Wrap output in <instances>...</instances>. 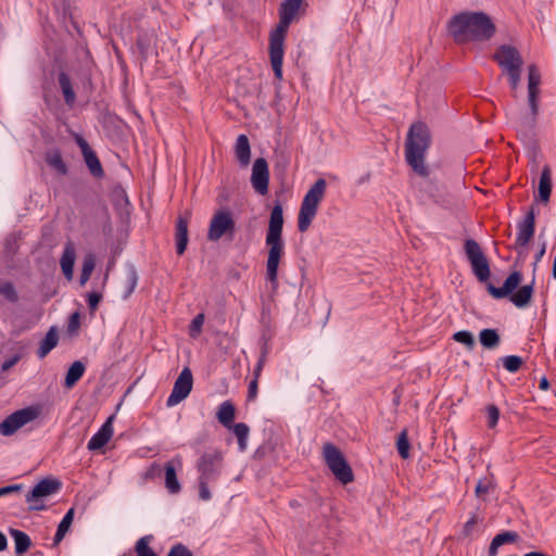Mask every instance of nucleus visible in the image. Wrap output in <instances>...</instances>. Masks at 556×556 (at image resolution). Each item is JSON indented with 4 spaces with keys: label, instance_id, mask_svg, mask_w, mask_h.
Masks as SVG:
<instances>
[{
    "label": "nucleus",
    "instance_id": "f257e3e1",
    "mask_svg": "<svg viewBox=\"0 0 556 556\" xmlns=\"http://www.w3.org/2000/svg\"><path fill=\"white\" fill-rule=\"evenodd\" d=\"M304 0H282L278 10L279 22L269 35V59L276 79H282L283 46L291 23L305 12Z\"/></svg>",
    "mask_w": 556,
    "mask_h": 556
},
{
    "label": "nucleus",
    "instance_id": "f03ea898",
    "mask_svg": "<svg viewBox=\"0 0 556 556\" xmlns=\"http://www.w3.org/2000/svg\"><path fill=\"white\" fill-rule=\"evenodd\" d=\"M448 33L458 43L488 41L496 33V26L484 12H462L448 22Z\"/></svg>",
    "mask_w": 556,
    "mask_h": 556
},
{
    "label": "nucleus",
    "instance_id": "7ed1b4c3",
    "mask_svg": "<svg viewBox=\"0 0 556 556\" xmlns=\"http://www.w3.org/2000/svg\"><path fill=\"white\" fill-rule=\"evenodd\" d=\"M283 208L280 202H277L271 208L268 229L266 232V245L268 256L266 263V278L271 283L273 290L278 288V268L280 258L283 255Z\"/></svg>",
    "mask_w": 556,
    "mask_h": 556
},
{
    "label": "nucleus",
    "instance_id": "20e7f679",
    "mask_svg": "<svg viewBox=\"0 0 556 556\" xmlns=\"http://www.w3.org/2000/svg\"><path fill=\"white\" fill-rule=\"evenodd\" d=\"M431 143V135L428 126L422 122L414 123L407 132L405 142V159L412 169L419 176L429 175L425 165V154Z\"/></svg>",
    "mask_w": 556,
    "mask_h": 556
},
{
    "label": "nucleus",
    "instance_id": "39448f33",
    "mask_svg": "<svg viewBox=\"0 0 556 556\" xmlns=\"http://www.w3.org/2000/svg\"><path fill=\"white\" fill-rule=\"evenodd\" d=\"M522 280V274L520 271H513L504 281L503 286L497 288L492 283H488V292L495 299H503L507 295L513 304L519 308L526 307L530 304L533 291L534 280L531 283L525 285L518 289L517 292L513 293L514 290L520 285Z\"/></svg>",
    "mask_w": 556,
    "mask_h": 556
},
{
    "label": "nucleus",
    "instance_id": "423d86ee",
    "mask_svg": "<svg viewBox=\"0 0 556 556\" xmlns=\"http://www.w3.org/2000/svg\"><path fill=\"white\" fill-rule=\"evenodd\" d=\"M326 187V180L319 178L305 194L298 216V229L300 232H305L309 228L317 214L318 205L324 199Z\"/></svg>",
    "mask_w": 556,
    "mask_h": 556
},
{
    "label": "nucleus",
    "instance_id": "0eeeda50",
    "mask_svg": "<svg viewBox=\"0 0 556 556\" xmlns=\"http://www.w3.org/2000/svg\"><path fill=\"white\" fill-rule=\"evenodd\" d=\"M236 233V222L228 208L217 210L210 222L206 238L211 242H217L222 238L232 240Z\"/></svg>",
    "mask_w": 556,
    "mask_h": 556
},
{
    "label": "nucleus",
    "instance_id": "6e6552de",
    "mask_svg": "<svg viewBox=\"0 0 556 556\" xmlns=\"http://www.w3.org/2000/svg\"><path fill=\"white\" fill-rule=\"evenodd\" d=\"M323 452L326 464L334 477L343 484L351 483L354 475L342 452L332 443H326Z\"/></svg>",
    "mask_w": 556,
    "mask_h": 556
},
{
    "label": "nucleus",
    "instance_id": "1a4fd4ad",
    "mask_svg": "<svg viewBox=\"0 0 556 556\" xmlns=\"http://www.w3.org/2000/svg\"><path fill=\"white\" fill-rule=\"evenodd\" d=\"M62 488L60 480L55 478H45L40 480L26 495L25 501L28 504L29 511H40L47 509L45 498L59 492Z\"/></svg>",
    "mask_w": 556,
    "mask_h": 556
},
{
    "label": "nucleus",
    "instance_id": "9d476101",
    "mask_svg": "<svg viewBox=\"0 0 556 556\" xmlns=\"http://www.w3.org/2000/svg\"><path fill=\"white\" fill-rule=\"evenodd\" d=\"M224 463L223 452L217 448H210L205 451L197 462V469L200 480L213 481L215 480Z\"/></svg>",
    "mask_w": 556,
    "mask_h": 556
},
{
    "label": "nucleus",
    "instance_id": "9b49d317",
    "mask_svg": "<svg viewBox=\"0 0 556 556\" xmlns=\"http://www.w3.org/2000/svg\"><path fill=\"white\" fill-rule=\"evenodd\" d=\"M465 253L471 264L472 271L479 281L485 282L490 278V265L479 243L473 239L465 241Z\"/></svg>",
    "mask_w": 556,
    "mask_h": 556
},
{
    "label": "nucleus",
    "instance_id": "f8f14e48",
    "mask_svg": "<svg viewBox=\"0 0 556 556\" xmlns=\"http://www.w3.org/2000/svg\"><path fill=\"white\" fill-rule=\"evenodd\" d=\"M38 414L39 412L35 407H26L12 413L0 424V433L5 437L14 434L23 426L36 419Z\"/></svg>",
    "mask_w": 556,
    "mask_h": 556
},
{
    "label": "nucleus",
    "instance_id": "ddd939ff",
    "mask_svg": "<svg viewBox=\"0 0 556 556\" xmlns=\"http://www.w3.org/2000/svg\"><path fill=\"white\" fill-rule=\"evenodd\" d=\"M493 60L507 73L521 70L523 60L517 48L509 45H502L493 55Z\"/></svg>",
    "mask_w": 556,
    "mask_h": 556
},
{
    "label": "nucleus",
    "instance_id": "4468645a",
    "mask_svg": "<svg viewBox=\"0 0 556 556\" xmlns=\"http://www.w3.org/2000/svg\"><path fill=\"white\" fill-rule=\"evenodd\" d=\"M192 386V372L188 367H185L174 383V388L166 401V405L172 407L184 401L190 394Z\"/></svg>",
    "mask_w": 556,
    "mask_h": 556
},
{
    "label": "nucleus",
    "instance_id": "2eb2a0df",
    "mask_svg": "<svg viewBox=\"0 0 556 556\" xmlns=\"http://www.w3.org/2000/svg\"><path fill=\"white\" fill-rule=\"evenodd\" d=\"M269 169L267 161L258 157L254 161L251 175V184L254 190L261 195L268 192Z\"/></svg>",
    "mask_w": 556,
    "mask_h": 556
},
{
    "label": "nucleus",
    "instance_id": "dca6fc26",
    "mask_svg": "<svg viewBox=\"0 0 556 556\" xmlns=\"http://www.w3.org/2000/svg\"><path fill=\"white\" fill-rule=\"evenodd\" d=\"M541 84V75L538 67L534 64L529 65L528 67V101L532 114V121L534 122L535 116L539 112V94H540V86Z\"/></svg>",
    "mask_w": 556,
    "mask_h": 556
},
{
    "label": "nucleus",
    "instance_id": "f3484780",
    "mask_svg": "<svg viewBox=\"0 0 556 556\" xmlns=\"http://www.w3.org/2000/svg\"><path fill=\"white\" fill-rule=\"evenodd\" d=\"M518 233L516 238V245L525 247L534 236L535 231V213L532 206L521 222L518 223Z\"/></svg>",
    "mask_w": 556,
    "mask_h": 556
},
{
    "label": "nucleus",
    "instance_id": "a211bd4d",
    "mask_svg": "<svg viewBox=\"0 0 556 556\" xmlns=\"http://www.w3.org/2000/svg\"><path fill=\"white\" fill-rule=\"evenodd\" d=\"M115 416L111 415L102 425L97 433H94L88 442L89 451H97L102 448L113 435V420Z\"/></svg>",
    "mask_w": 556,
    "mask_h": 556
},
{
    "label": "nucleus",
    "instance_id": "6ab92c4d",
    "mask_svg": "<svg viewBox=\"0 0 556 556\" xmlns=\"http://www.w3.org/2000/svg\"><path fill=\"white\" fill-rule=\"evenodd\" d=\"M235 155L241 167H248L251 162V144L247 135H239L235 144Z\"/></svg>",
    "mask_w": 556,
    "mask_h": 556
},
{
    "label": "nucleus",
    "instance_id": "aec40b11",
    "mask_svg": "<svg viewBox=\"0 0 556 556\" xmlns=\"http://www.w3.org/2000/svg\"><path fill=\"white\" fill-rule=\"evenodd\" d=\"M552 169L548 165H544L539 181V199L543 203H547L552 193Z\"/></svg>",
    "mask_w": 556,
    "mask_h": 556
},
{
    "label": "nucleus",
    "instance_id": "412c9836",
    "mask_svg": "<svg viewBox=\"0 0 556 556\" xmlns=\"http://www.w3.org/2000/svg\"><path fill=\"white\" fill-rule=\"evenodd\" d=\"M45 162L60 176H66L68 174V167L63 160L62 152L59 149L47 151L45 154Z\"/></svg>",
    "mask_w": 556,
    "mask_h": 556
},
{
    "label": "nucleus",
    "instance_id": "4be33fe9",
    "mask_svg": "<svg viewBox=\"0 0 556 556\" xmlns=\"http://www.w3.org/2000/svg\"><path fill=\"white\" fill-rule=\"evenodd\" d=\"M188 244V217L179 216L176 223V251L182 255Z\"/></svg>",
    "mask_w": 556,
    "mask_h": 556
},
{
    "label": "nucleus",
    "instance_id": "5701e85b",
    "mask_svg": "<svg viewBox=\"0 0 556 556\" xmlns=\"http://www.w3.org/2000/svg\"><path fill=\"white\" fill-rule=\"evenodd\" d=\"M217 420L226 428L232 427L233 419L236 417L235 405L230 401L223 402L216 413Z\"/></svg>",
    "mask_w": 556,
    "mask_h": 556
},
{
    "label": "nucleus",
    "instance_id": "b1692460",
    "mask_svg": "<svg viewBox=\"0 0 556 556\" xmlns=\"http://www.w3.org/2000/svg\"><path fill=\"white\" fill-rule=\"evenodd\" d=\"M58 342L59 336L56 329L51 327L46 333V337L40 342L39 349L37 350V356L39 358L46 357L50 351H52L58 345Z\"/></svg>",
    "mask_w": 556,
    "mask_h": 556
},
{
    "label": "nucleus",
    "instance_id": "393cba45",
    "mask_svg": "<svg viewBox=\"0 0 556 556\" xmlns=\"http://www.w3.org/2000/svg\"><path fill=\"white\" fill-rule=\"evenodd\" d=\"M75 249L72 244H67L63 251L62 257H61V268L64 274V276L71 280L73 278V268L75 263Z\"/></svg>",
    "mask_w": 556,
    "mask_h": 556
},
{
    "label": "nucleus",
    "instance_id": "a878e982",
    "mask_svg": "<svg viewBox=\"0 0 556 556\" xmlns=\"http://www.w3.org/2000/svg\"><path fill=\"white\" fill-rule=\"evenodd\" d=\"M85 365L80 361H75L68 368L65 380H64V387L66 389H72L78 380L83 377L85 372Z\"/></svg>",
    "mask_w": 556,
    "mask_h": 556
},
{
    "label": "nucleus",
    "instance_id": "bb28decb",
    "mask_svg": "<svg viewBox=\"0 0 556 556\" xmlns=\"http://www.w3.org/2000/svg\"><path fill=\"white\" fill-rule=\"evenodd\" d=\"M59 84L64 96L65 103L72 106L76 101V93L73 89L71 78L65 72L59 74Z\"/></svg>",
    "mask_w": 556,
    "mask_h": 556
},
{
    "label": "nucleus",
    "instance_id": "cd10ccee",
    "mask_svg": "<svg viewBox=\"0 0 556 556\" xmlns=\"http://www.w3.org/2000/svg\"><path fill=\"white\" fill-rule=\"evenodd\" d=\"M83 156L91 175L96 178H102L104 176V170L96 152L91 149L83 153Z\"/></svg>",
    "mask_w": 556,
    "mask_h": 556
},
{
    "label": "nucleus",
    "instance_id": "c85d7f7f",
    "mask_svg": "<svg viewBox=\"0 0 556 556\" xmlns=\"http://www.w3.org/2000/svg\"><path fill=\"white\" fill-rule=\"evenodd\" d=\"M10 533L14 539L15 553L17 555H23L24 553H26L31 545V540L29 535L17 529H11Z\"/></svg>",
    "mask_w": 556,
    "mask_h": 556
},
{
    "label": "nucleus",
    "instance_id": "c756f323",
    "mask_svg": "<svg viewBox=\"0 0 556 556\" xmlns=\"http://www.w3.org/2000/svg\"><path fill=\"white\" fill-rule=\"evenodd\" d=\"M165 486L173 494L178 493L181 489L177 478L176 468L172 462H167L165 464Z\"/></svg>",
    "mask_w": 556,
    "mask_h": 556
},
{
    "label": "nucleus",
    "instance_id": "7c9ffc66",
    "mask_svg": "<svg viewBox=\"0 0 556 556\" xmlns=\"http://www.w3.org/2000/svg\"><path fill=\"white\" fill-rule=\"evenodd\" d=\"M479 341L484 349L492 350L498 346L501 337L496 329H483L479 333Z\"/></svg>",
    "mask_w": 556,
    "mask_h": 556
},
{
    "label": "nucleus",
    "instance_id": "2f4dec72",
    "mask_svg": "<svg viewBox=\"0 0 556 556\" xmlns=\"http://www.w3.org/2000/svg\"><path fill=\"white\" fill-rule=\"evenodd\" d=\"M138 282L137 271L131 268L128 270L122 282V296L127 299L135 291Z\"/></svg>",
    "mask_w": 556,
    "mask_h": 556
},
{
    "label": "nucleus",
    "instance_id": "473e14b6",
    "mask_svg": "<svg viewBox=\"0 0 556 556\" xmlns=\"http://www.w3.org/2000/svg\"><path fill=\"white\" fill-rule=\"evenodd\" d=\"M94 266H96L94 255L92 253L87 254L83 261V267H81V273H80V277H79L80 286H85L87 283V281L90 279V276L94 269Z\"/></svg>",
    "mask_w": 556,
    "mask_h": 556
},
{
    "label": "nucleus",
    "instance_id": "72a5a7b5",
    "mask_svg": "<svg viewBox=\"0 0 556 556\" xmlns=\"http://www.w3.org/2000/svg\"><path fill=\"white\" fill-rule=\"evenodd\" d=\"M233 429V432L238 439V444H239V447L240 450H245L247 447V439H248V435H249V427L243 424V422H239V424H236V425H232L231 427Z\"/></svg>",
    "mask_w": 556,
    "mask_h": 556
},
{
    "label": "nucleus",
    "instance_id": "f704fd0d",
    "mask_svg": "<svg viewBox=\"0 0 556 556\" xmlns=\"http://www.w3.org/2000/svg\"><path fill=\"white\" fill-rule=\"evenodd\" d=\"M0 295L11 303H16L18 301L17 292L11 281L0 282Z\"/></svg>",
    "mask_w": 556,
    "mask_h": 556
},
{
    "label": "nucleus",
    "instance_id": "c9c22d12",
    "mask_svg": "<svg viewBox=\"0 0 556 556\" xmlns=\"http://www.w3.org/2000/svg\"><path fill=\"white\" fill-rule=\"evenodd\" d=\"M453 339L456 342L464 344L470 351L473 350V348L476 345L475 338H473L472 333L467 330H460V331L455 332L453 334Z\"/></svg>",
    "mask_w": 556,
    "mask_h": 556
},
{
    "label": "nucleus",
    "instance_id": "e433bc0d",
    "mask_svg": "<svg viewBox=\"0 0 556 556\" xmlns=\"http://www.w3.org/2000/svg\"><path fill=\"white\" fill-rule=\"evenodd\" d=\"M396 446H397L400 456L403 459H407L409 457V442H408L407 430L404 429L400 433L397 441H396Z\"/></svg>",
    "mask_w": 556,
    "mask_h": 556
},
{
    "label": "nucleus",
    "instance_id": "4c0bfd02",
    "mask_svg": "<svg viewBox=\"0 0 556 556\" xmlns=\"http://www.w3.org/2000/svg\"><path fill=\"white\" fill-rule=\"evenodd\" d=\"M502 362H503L504 368L509 372L518 371L523 364L522 358L517 355L505 356L502 358Z\"/></svg>",
    "mask_w": 556,
    "mask_h": 556
},
{
    "label": "nucleus",
    "instance_id": "58836bf2",
    "mask_svg": "<svg viewBox=\"0 0 556 556\" xmlns=\"http://www.w3.org/2000/svg\"><path fill=\"white\" fill-rule=\"evenodd\" d=\"M493 540L502 546L503 544H513L519 540V534L515 531H504L496 534Z\"/></svg>",
    "mask_w": 556,
    "mask_h": 556
},
{
    "label": "nucleus",
    "instance_id": "ea45409f",
    "mask_svg": "<svg viewBox=\"0 0 556 556\" xmlns=\"http://www.w3.org/2000/svg\"><path fill=\"white\" fill-rule=\"evenodd\" d=\"M485 410L488 416V427L493 429L497 425L500 418V409L495 404H489Z\"/></svg>",
    "mask_w": 556,
    "mask_h": 556
},
{
    "label": "nucleus",
    "instance_id": "a19ab883",
    "mask_svg": "<svg viewBox=\"0 0 556 556\" xmlns=\"http://www.w3.org/2000/svg\"><path fill=\"white\" fill-rule=\"evenodd\" d=\"M203 323H204V314L200 313L191 321V325L189 328L190 337L197 338L201 333Z\"/></svg>",
    "mask_w": 556,
    "mask_h": 556
},
{
    "label": "nucleus",
    "instance_id": "79ce46f5",
    "mask_svg": "<svg viewBox=\"0 0 556 556\" xmlns=\"http://www.w3.org/2000/svg\"><path fill=\"white\" fill-rule=\"evenodd\" d=\"M71 526H72V523L68 522L67 519H62L61 520V522L58 526V530H56V533L54 535V539H53V544L54 545H58L64 539V536L68 532Z\"/></svg>",
    "mask_w": 556,
    "mask_h": 556
},
{
    "label": "nucleus",
    "instance_id": "37998d69",
    "mask_svg": "<svg viewBox=\"0 0 556 556\" xmlns=\"http://www.w3.org/2000/svg\"><path fill=\"white\" fill-rule=\"evenodd\" d=\"M136 552L138 556H157L155 552L149 547L147 538H141L136 543Z\"/></svg>",
    "mask_w": 556,
    "mask_h": 556
},
{
    "label": "nucleus",
    "instance_id": "c03bdc74",
    "mask_svg": "<svg viewBox=\"0 0 556 556\" xmlns=\"http://www.w3.org/2000/svg\"><path fill=\"white\" fill-rule=\"evenodd\" d=\"M478 522H479V518H478V516L476 514H473L469 518V520L464 525L463 530H462V535L464 538L471 536V534L473 533L475 528L478 525Z\"/></svg>",
    "mask_w": 556,
    "mask_h": 556
},
{
    "label": "nucleus",
    "instance_id": "a18cd8bd",
    "mask_svg": "<svg viewBox=\"0 0 556 556\" xmlns=\"http://www.w3.org/2000/svg\"><path fill=\"white\" fill-rule=\"evenodd\" d=\"M167 556H193L191 551L181 543L174 545Z\"/></svg>",
    "mask_w": 556,
    "mask_h": 556
},
{
    "label": "nucleus",
    "instance_id": "49530a36",
    "mask_svg": "<svg viewBox=\"0 0 556 556\" xmlns=\"http://www.w3.org/2000/svg\"><path fill=\"white\" fill-rule=\"evenodd\" d=\"M80 327V315L78 312H75L71 315L67 326V331L70 333H76Z\"/></svg>",
    "mask_w": 556,
    "mask_h": 556
},
{
    "label": "nucleus",
    "instance_id": "de8ad7c7",
    "mask_svg": "<svg viewBox=\"0 0 556 556\" xmlns=\"http://www.w3.org/2000/svg\"><path fill=\"white\" fill-rule=\"evenodd\" d=\"M102 300V294L98 292H91L88 294V306L91 313L96 312L100 301Z\"/></svg>",
    "mask_w": 556,
    "mask_h": 556
},
{
    "label": "nucleus",
    "instance_id": "09e8293b",
    "mask_svg": "<svg viewBox=\"0 0 556 556\" xmlns=\"http://www.w3.org/2000/svg\"><path fill=\"white\" fill-rule=\"evenodd\" d=\"M210 482L211 481L200 480L199 479V496L203 501H207V500L211 498V492H210V489H208V483Z\"/></svg>",
    "mask_w": 556,
    "mask_h": 556
},
{
    "label": "nucleus",
    "instance_id": "8fccbe9b",
    "mask_svg": "<svg viewBox=\"0 0 556 556\" xmlns=\"http://www.w3.org/2000/svg\"><path fill=\"white\" fill-rule=\"evenodd\" d=\"M266 355H267V351L266 349H263L261 355H260V358H258V362L254 368V371H253V375H254V378L253 379H256L258 380L260 376H261V372L263 370V367L265 365V362H266Z\"/></svg>",
    "mask_w": 556,
    "mask_h": 556
},
{
    "label": "nucleus",
    "instance_id": "3c124183",
    "mask_svg": "<svg viewBox=\"0 0 556 556\" xmlns=\"http://www.w3.org/2000/svg\"><path fill=\"white\" fill-rule=\"evenodd\" d=\"M258 392V380L252 379L248 389V400L253 401L256 399Z\"/></svg>",
    "mask_w": 556,
    "mask_h": 556
},
{
    "label": "nucleus",
    "instance_id": "603ef678",
    "mask_svg": "<svg viewBox=\"0 0 556 556\" xmlns=\"http://www.w3.org/2000/svg\"><path fill=\"white\" fill-rule=\"evenodd\" d=\"M507 74L509 76V83L511 88L516 90L520 81L521 70H517L515 72H507Z\"/></svg>",
    "mask_w": 556,
    "mask_h": 556
},
{
    "label": "nucleus",
    "instance_id": "864d4df0",
    "mask_svg": "<svg viewBox=\"0 0 556 556\" xmlns=\"http://www.w3.org/2000/svg\"><path fill=\"white\" fill-rule=\"evenodd\" d=\"M20 361V355H14L10 359H7L2 365L1 369L2 371L9 370L11 367H13L17 362Z\"/></svg>",
    "mask_w": 556,
    "mask_h": 556
},
{
    "label": "nucleus",
    "instance_id": "5fc2aeb1",
    "mask_svg": "<svg viewBox=\"0 0 556 556\" xmlns=\"http://www.w3.org/2000/svg\"><path fill=\"white\" fill-rule=\"evenodd\" d=\"M76 143L80 148L81 153H85V152L91 150V148L88 144V142L81 136H76Z\"/></svg>",
    "mask_w": 556,
    "mask_h": 556
},
{
    "label": "nucleus",
    "instance_id": "6e6d98bb",
    "mask_svg": "<svg viewBox=\"0 0 556 556\" xmlns=\"http://www.w3.org/2000/svg\"><path fill=\"white\" fill-rule=\"evenodd\" d=\"M489 492V485L484 483L483 481H479L476 485V495L481 496L483 494H486Z\"/></svg>",
    "mask_w": 556,
    "mask_h": 556
},
{
    "label": "nucleus",
    "instance_id": "4d7b16f0",
    "mask_svg": "<svg viewBox=\"0 0 556 556\" xmlns=\"http://www.w3.org/2000/svg\"><path fill=\"white\" fill-rule=\"evenodd\" d=\"M3 488L8 494H11L14 492H20L23 489V485L22 484H12V485L3 486Z\"/></svg>",
    "mask_w": 556,
    "mask_h": 556
},
{
    "label": "nucleus",
    "instance_id": "13d9d810",
    "mask_svg": "<svg viewBox=\"0 0 556 556\" xmlns=\"http://www.w3.org/2000/svg\"><path fill=\"white\" fill-rule=\"evenodd\" d=\"M498 547V544L492 540L489 546V556H496Z\"/></svg>",
    "mask_w": 556,
    "mask_h": 556
},
{
    "label": "nucleus",
    "instance_id": "bf43d9fd",
    "mask_svg": "<svg viewBox=\"0 0 556 556\" xmlns=\"http://www.w3.org/2000/svg\"><path fill=\"white\" fill-rule=\"evenodd\" d=\"M545 251H546V243L544 242L541 247V249L539 250V252L536 253L535 255V262H534V265H536L541 258L543 257V255L545 254Z\"/></svg>",
    "mask_w": 556,
    "mask_h": 556
},
{
    "label": "nucleus",
    "instance_id": "052dcab7",
    "mask_svg": "<svg viewBox=\"0 0 556 556\" xmlns=\"http://www.w3.org/2000/svg\"><path fill=\"white\" fill-rule=\"evenodd\" d=\"M539 388L543 391H546L548 390L549 388V381L546 377H542L541 380H540V384H539Z\"/></svg>",
    "mask_w": 556,
    "mask_h": 556
},
{
    "label": "nucleus",
    "instance_id": "680f3d73",
    "mask_svg": "<svg viewBox=\"0 0 556 556\" xmlns=\"http://www.w3.org/2000/svg\"><path fill=\"white\" fill-rule=\"evenodd\" d=\"M8 547V540L5 535L0 531V552Z\"/></svg>",
    "mask_w": 556,
    "mask_h": 556
},
{
    "label": "nucleus",
    "instance_id": "e2e57ef3",
    "mask_svg": "<svg viewBox=\"0 0 556 556\" xmlns=\"http://www.w3.org/2000/svg\"><path fill=\"white\" fill-rule=\"evenodd\" d=\"M74 516H75V509L72 507L67 510V513L65 514V516L63 517V519H67L68 522L73 523V520H74Z\"/></svg>",
    "mask_w": 556,
    "mask_h": 556
},
{
    "label": "nucleus",
    "instance_id": "0e129e2a",
    "mask_svg": "<svg viewBox=\"0 0 556 556\" xmlns=\"http://www.w3.org/2000/svg\"><path fill=\"white\" fill-rule=\"evenodd\" d=\"M523 556H548V555L543 552H530V553L525 554Z\"/></svg>",
    "mask_w": 556,
    "mask_h": 556
},
{
    "label": "nucleus",
    "instance_id": "69168bd1",
    "mask_svg": "<svg viewBox=\"0 0 556 556\" xmlns=\"http://www.w3.org/2000/svg\"><path fill=\"white\" fill-rule=\"evenodd\" d=\"M4 495H8V493L5 492L4 488H0V497Z\"/></svg>",
    "mask_w": 556,
    "mask_h": 556
},
{
    "label": "nucleus",
    "instance_id": "338daca9",
    "mask_svg": "<svg viewBox=\"0 0 556 556\" xmlns=\"http://www.w3.org/2000/svg\"><path fill=\"white\" fill-rule=\"evenodd\" d=\"M154 468H156L159 472L161 471L160 465L152 466V469H154Z\"/></svg>",
    "mask_w": 556,
    "mask_h": 556
}]
</instances>
